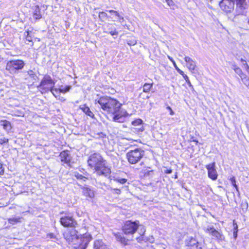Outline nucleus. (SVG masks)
Masks as SVG:
<instances>
[{"label": "nucleus", "mask_w": 249, "mask_h": 249, "mask_svg": "<svg viewBox=\"0 0 249 249\" xmlns=\"http://www.w3.org/2000/svg\"><path fill=\"white\" fill-rule=\"evenodd\" d=\"M76 230L66 231L63 235L66 240L74 246L73 249H86L89 242L91 240V235L89 233H85L79 237Z\"/></svg>", "instance_id": "obj_1"}, {"label": "nucleus", "mask_w": 249, "mask_h": 249, "mask_svg": "<svg viewBox=\"0 0 249 249\" xmlns=\"http://www.w3.org/2000/svg\"><path fill=\"white\" fill-rule=\"evenodd\" d=\"M105 161L99 154L94 153L89 157L88 163L89 166L93 168L98 175L109 178V168L105 165Z\"/></svg>", "instance_id": "obj_2"}, {"label": "nucleus", "mask_w": 249, "mask_h": 249, "mask_svg": "<svg viewBox=\"0 0 249 249\" xmlns=\"http://www.w3.org/2000/svg\"><path fill=\"white\" fill-rule=\"evenodd\" d=\"M122 104L114 97L110 96V112L112 115V121L117 123L124 121L125 117L127 116V112L122 108Z\"/></svg>", "instance_id": "obj_3"}, {"label": "nucleus", "mask_w": 249, "mask_h": 249, "mask_svg": "<svg viewBox=\"0 0 249 249\" xmlns=\"http://www.w3.org/2000/svg\"><path fill=\"white\" fill-rule=\"evenodd\" d=\"M24 61L21 59H12L7 61L6 70L11 74H18L24 68Z\"/></svg>", "instance_id": "obj_4"}, {"label": "nucleus", "mask_w": 249, "mask_h": 249, "mask_svg": "<svg viewBox=\"0 0 249 249\" xmlns=\"http://www.w3.org/2000/svg\"><path fill=\"white\" fill-rule=\"evenodd\" d=\"M55 82L53 81L52 77L49 75H45L41 80L39 85L37 86V89L42 90V93L50 91L53 95L57 98L55 93L52 90L54 89Z\"/></svg>", "instance_id": "obj_5"}, {"label": "nucleus", "mask_w": 249, "mask_h": 249, "mask_svg": "<svg viewBox=\"0 0 249 249\" xmlns=\"http://www.w3.org/2000/svg\"><path fill=\"white\" fill-rule=\"evenodd\" d=\"M144 155V151L141 148L130 150L126 153L128 161L131 164L138 163Z\"/></svg>", "instance_id": "obj_6"}, {"label": "nucleus", "mask_w": 249, "mask_h": 249, "mask_svg": "<svg viewBox=\"0 0 249 249\" xmlns=\"http://www.w3.org/2000/svg\"><path fill=\"white\" fill-rule=\"evenodd\" d=\"M62 214L60 218V222L61 225L65 227H74L77 225V222L73 218V215L70 213L61 212Z\"/></svg>", "instance_id": "obj_7"}, {"label": "nucleus", "mask_w": 249, "mask_h": 249, "mask_svg": "<svg viewBox=\"0 0 249 249\" xmlns=\"http://www.w3.org/2000/svg\"><path fill=\"white\" fill-rule=\"evenodd\" d=\"M139 225V221H126L123 226V231L125 234H133L137 231Z\"/></svg>", "instance_id": "obj_8"}, {"label": "nucleus", "mask_w": 249, "mask_h": 249, "mask_svg": "<svg viewBox=\"0 0 249 249\" xmlns=\"http://www.w3.org/2000/svg\"><path fill=\"white\" fill-rule=\"evenodd\" d=\"M219 4L222 10L227 13H231L234 10L235 0H222L219 2Z\"/></svg>", "instance_id": "obj_9"}, {"label": "nucleus", "mask_w": 249, "mask_h": 249, "mask_svg": "<svg viewBox=\"0 0 249 249\" xmlns=\"http://www.w3.org/2000/svg\"><path fill=\"white\" fill-rule=\"evenodd\" d=\"M236 3L235 13L239 14H245L247 8L246 0H234Z\"/></svg>", "instance_id": "obj_10"}, {"label": "nucleus", "mask_w": 249, "mask_h": 249, "mask_svg": "<svg viewBox=\"0 0 249 249\" xmlns=\"http://www.w3.org/2000/svg\"><path fill=\"white\" fill-rule=\"evenodd\" d=\"M208 170V176L209 178L213 180L217 178L218 174L215 169V163L214 162L210 163L206 166Z\"/></svg>", "instance_id": "obj_11"}, {"label": "nucleus", "mask_w": 249, "mask_h": 249, "mask_svg": "<svg viewBox=\"0 0 249 249\" xmlns=\"http://www.w3.org/2000/svg\"><path fill=\"white\" fill-rule=\"evenodd\" d=\"M205 231L206 232H208L211 235L219 241H223L225 239L224 235L220 232L216 231L213 227H208Z\"/></svg>", "instance_id": "obj_12"}, {"label": "nucleus", "mask_w": 249, "mask_h": 249, "mask_svg": "<svg viewBox=\"0 0 249 249\" xmlns=\"http://www.w3.org/2000/svg\"><path fill=\"white\" fill-rule=\"evenodd\" d=\"M98 103L101 106L102 109L106 111L107 114L109 113V98L107 97H101L98 100Z\"/></svg>", "instance_id": "obj_13"}, {"label": "nucleus", "mask_w": 249, "mask_h": 249, "mask_svg": "<svg viewBox=\"0 0 249 249\" xmlns=\"http://www.w3.org/2000/svg\"><path fill=\"white\" fill-rule=\"evenodd\" d=\"M61 159V161L64 163L67 164L70 166V162L71 160V157L69 153V152L67 150L62 151L59 155Z\"/></svg>", "instance_id": "obj_14"}, {"label": "nucleus", "mask_w": 249, "mask_h": 249, "mask_svg": "<svg viewBox=\"0 0 249 249\" xmlns=\"http://www.w3.org/2000/svg\"><path fill=\"white\" fill-rule=\"evenodd\" d=\"M81 189L82 190V193L85 196L90 198H92L94 197L95 191L93 188L87 185H85L83 186Z\"/></svg>", "instance_id": "obj_15"}, {"label": "nucleus", "mask_w": 249, "mask_h": 249, "mask_svg": "<svg viewBox=\"0 0 249 249\" xmlns=\"http://www.w3.org/2000/svg\"><path fill=\"white\" fill-rule=\"evenodd\" d=\"M185 244L188 247L197 248L198 247V241L193 237H189L185 241Z\"/></svg>", "instance_id": "obj_16"}, {"label": "nucleus", "mask_w": 249, "mask_h": 249, "mask_svg": "<svg viewBox=\"0 0 249 249\" xmlns=\"http://www.w3.org/2000/svg\"><path fill=\"white\" fill-rule=\"evenodd\" d=\"M110 18L113 21H119L122 22L121 20H124L123 17L120 16L119 13L112 10H110Z\"/></svg>", "instance_id": "obj_17"}, {"label": "nucleus", "mask_w": 249, "mask_h": 249, "mask_svg": "<svg viewBox=\"0 0 249 249\" xmlns=\"http://www.w3.org/2000/svg\"><path fill=\"white\" fill-rule=\"evenodd\" d=\"M245 14H239V13L234 12L232 16L230 17L231 20L235 23H240L243 20V16Z\"/></svg>", "instance_id": "obj_18"}, {"label": "nucleus", "mask_w": 249, "mask_h": 249, "mask_svg": "<svg viewBox=\"0 0 249 249\" xmlns=\"http://www.w3.org/2000/svg\"><path fill=\"white\" fill-rule=\"evenodd\" d=\"M71 89V86L68 85L66 86L65 87H63V86H61L59 88H54L52 89V90H53V91L54 93L60 94V93H66L70 91V90Z\"/></svg>", "instance_id": "obj_19"}, {"label": "nucleus", "mask_w": 249, "mask_h": 249, "mask_svg": "<svg viewBox=\"0 0 249 249\" xmlns=\"http://www.w3.org/2000/svg\"><path fill=\"white\" fill-rule=\"evenodd\" d=\"M184 60L187 63V67L189 70L193 71L195 69L196 66V62L191 58L189 56H185Z\"/></svg>", "instance_id": "obj_20"}, {"label": "nucleus", "mask_w": 249, "mask_h": 249, "mask_svg": "<svg viewBox=\"0 0 249 249\" xmlns=\"http://www.w3.org/2000/svg\"><path fill=\"white\" fill-rule=\"evenodd\" d=\"M0 125L2 126L3 129L7 132L10 131L12 129L10 122L6 120H0Z\"/></svg>", "instance_id": "obj_21"}, {"label": "nucleus", "mask_w": 249, "mask_h": 249, "mask_svg": "<svg viewBox=\"0 0 249 249\" xmlns=\"http://www.w3.org/2000/svg\"><path fill=\"white\" fill-rule=\"evenodd\" d=\"M79 108L87 115L90 117L92 118H94V114H93V113L91 111L90 108L88 107H87L86 105H83L82 106H80Z\"/></svg>", "instance_id": "obj_22"}, {"label": "nucleus", "mask_w": 249, "mask_h": 249, "mask_svg": "<svg viewBox=\"0 0 249 249\" xmlns=\"http://www.w3.org/2000/svg\"><path fill=\"white\" fill-rule=\"evenodd\" d=\"M122 235L123 234L122 233L118 232L117 233H114V236H115L116 239L118 241L120 242L123 245H126L128 240L124 238Z\"/></svg>", "instance_id": "obj_23"}, {"label": "nucleus", "mask_w": 249, "mask_h": 249, "mask_svg": "<svg viewBox=\"0 0 249 249\" xmlns=\"http://www.w3.org/2000/svg\"><path fill=\"white\" fill-rule=\"evenodd\" d=\"M33 17L36 19H39L42 17L40 13V9L38 5L36 6L35 7L33 12Z\"/></svg>", "instance_id": "obj_24"}, {"label": "nucleus", "mask_w": 249, "mask_h": 249, "mask_svg": "<svg viewBox=\"0 0 249 249\" xmlns=\"http://www.w3.org/2000/svg\"><path fill=\"white\" fill-rule=\"evenodd\" d=\"M105 244L101 240L95 241L93 249H105Z\"/></svg>", "instance_id": "obj_25"}, {"label": "nucleus", "mask_w": 249, "mask_h": 249, "mask_svg": "<svg viewBox=\"0 0 249 249\" xmlns=\"http://www.w3.org/2000/svg\"><path fill=\"white\" fill-rule=\"evenodd\" d=\"M111 176H110V180H113L114 181H116L117 182L120 183L121 184H124L127 181V179L124 178H121L119 177H113L112 178H111Z\"/></svg>", "instance_id": "obj_26"}, {"label": "nucleus", "mask_w": 249, "mask_h": 249, "mask_svg": "<svg viewBox=\"0 0 249 249\" xmlns=\"http://www.w3.org/2000/svg\"><path fill=\"white\" fill-rule=\"evenodd\" d=\"M45 239H46L48 241L49 240H51V241L53 242H56V241H58V238L56 236V235L54 234L53 233H49L46 234V236L45 237Z\"/></svg>", "instance_id": "obj_27"}, {"label": "nucleus", "mask_w": 249, "mask_h": 249, "mask_svg": "<svg viewBox=\"0 0 249 249\" xmlns=\"http://www.w3.org/2000/svg\"><path fill=\"white\" fill-rule=\"evenodd\" d=\"M232 68L234 71L235 72L239 75L240 78H241L243 75H245L244 73L242 71V70L238 67H237L235 65H233Z\"/></svg>", "instance_id": "obj_28"}, {"label": "nucleus", "mask_w": 249, "mask_h": 249, "mask_svg": "<svg viewBox=\"0 0 249 249\" xmlns=\"http://www.w3.org/2000/svg\"><path fill=\"white\" fill-rule=\"evenodd\" d=\"M238 80L240 79L242 83L248 88L249 87V77L246 74L243 75L241 78L237 77Z\"/></svg>", "instance_id": "obj_29"}, {"label": "nucleus", "mask_w": 249, "mask_h": 249, "mask_svg": "<svg viewBox=\"0 0 249 249\" xmlns=\"http://www.w3.org/2000/svg\"><path fill=\"white\" fill-rule=\"evenodd\" d=\"M20 217H12L9 218L8 219V221L9 223L12 224V225H15L17 224L18 223L20 222Z\"/></svg>", "instance_id": "obj_30"}, {"label": "nucleus", "mask_w": 249, "mask_h": 249, "mask_svg": "<svg viewBox=\"0 0 249 249\" xmlns=\"http://www.w3.org/2000/svg\"><path fill=\"white\" fill-rule=\"evenodd\" d=\"M153 86V83H145L143 85V89H142L143 92H146V93L149 92V91L152 88Z\"/></svg>", "instance_id": "obj_31"}, {"label": "nucleus", "mask_w": 249, "mask_h": 249, "mask_svg": "<svg viewBox=\"0 0 249 249\" xmlns=\"http://www.w3.org/2000/svg\"><path fill=\"white\" fill-rule=\"evenodd\" d=\"M240 207L244 213L247 212L248 208V203L246 200H242L240 204Z\"/></svg>", "instance_id": "obj_32"}, {"label": "nucleus", "mask_w": 249, "mask_h": 249, "mask_svg": "<svg viewBox=\"0 0 249 249\" xmlns=\"http://www.w3.org/2000/svg\"><path fill=\"white\" fill-rule=\"evenodd\" d=\"M233 238L236 239L237 237V232H238V225H237L236 223L235 222V221H233Z\"/></svg>", "instance_id": "obj_33"}, {"label": "nucleus", "mask_w": 249, "mask_h": 249, "mask_svg": "<svg viewBox=\"0 0 249 249\" xmlns=\"http://www.w3.org/2000/svg\"><path fill=\"white\" fill-rule=\"evenodd\" d=\"M74 177L77 179L81 180H83V181H86V180L87 179V178L86 177L83 176L82 175L79 174L78 172L74 173Z\"/></svg>", "instance_id": "obj_34"}, {"label": "nucleus", "mask_w": 249, "mask_h": 249, "mask_svg": "<svg viewBox=\"0 0 249 249\" xmlns=\"http://www.w3.org/2000/svg\"><path fill=\"white\" fill-rule=\"evenodd\" d=\"M27 76H28L30 77L31 78H32L33 79H35L36 78V75L35 72L32 70H29V71H27V74L25 75L26 79L27 78H26Z\"/></svg>", "instance_id": "obj_35"}, {"label": "nucleus", "mask_w": 249, "mask_h": 249, "mask_svg": "<svg viewBox=\"0 0 249 249\" xmlns=\"http://www.w3.org/2000/svg\"><path fill=\"white\" fill-rule=\"evenodd\" d=\"M142 124V121L140 119H138L132 122V124L134 126H141Z\"/></svg>", "instance_id": "obj_36"}, {"label": "nucleus", "mask_w": 249, "mask_h": 249, "mask_svg": "<svg viewBox=\"0 0 249 249\" xmlns=\"http://www.w3.org/2000/svg\"><path fill=\"white\" fill-rule=\"evenodd\" d=\"M183 77L184 78V79L186 81V82L187 83V84L189 86V87L190 88H191V89H193V86L192 85V84H191V82H190V81L188 76L186 74H185L184 75H183Z\"/></svg>", "instance_id": "obj_37"}, {"label": "nucleus", "mask_w": 249, "mask_h": 249, "mask_svg": "<svg viewBox=\"0 0 249 249\" xmlns=\"http://www.w3.org/2000/svg\"><path fill=\"white\" fill-rule=\"evenodd\" d=\"M153 170H149L148 169H145L143 170V172L144 176L146 177L152 176V175L153 174Z\"/></svg>", "instance_id": "obj_38"}, {"label": "nucleus", "mask_w": 249, "mask_h": 249, "mask_svg": "<svg viewBox=\"0 0 249 249\" xmlns=\"http://www.w3.org/2000/svg\"><path fill=\"white\" fill-rule=\"evenodd\" d=\"M26 33H27V35L26 36V40L29 42L32 41V37L31 36L32 32L30 31H27L26 32Z\"/></svg>", "instance_id": "obj_39"}, {"label": "nucleus", "mask_w": 249, "mask_h": 249, "mask_svg": "<svg viewBox=\"0 0 249 249\" xmlns=\"http://www.w3.org/2000/svg\"><path fill=\"white\" fill-rule=\"evenodd\" d=\"M4 173V168L3 167L2 163L0 162V175H3Z\"/></svg>", "instance_id": "obj_40"}, {"label": "nucleus", "mask_w": 249, "mask_h": 249, "mask_svg": "<svg viewBox=\"0 0 249 249\" xmlns=\"http://www.w3.org/2000/svg\"><path fill=\"white\" fill-rule=\"evenodd\" d=\"M230 181L231 182V183L232 184V185L234 187V186H235L236 185V180H235V178L234 177H231V178H230Z\"/></svg>", "instance_id": "obj_41"}, {"label": "nucleus", "mask_w": 249, "mask_h": 249, "mask_svg": "<svg viewBox=\"0 0 249 249\" xmlns=\"http://www.w3.org/2000/svg\"><path fill=\"white\" fill-rule=\"evenodd\" d=\"M127 43L129 45H134L137 43V41L135 39L128 40Z\"/></svg>", "instance_id": "obj_42"}, {"label": "nucleus", "mask_w": 249, "mask_h": 249, "mask_svg": "<svg viewBox=\"0 0 249 249\" xmlns=\"http://www.w3.org/2000/svg\"><path fill=\"white\" fill-rule=\"evenodd\" d=\"M165 1L167 3V5L171 7L174 5V2L172 0H165Z\"/></svg>", "instance_id": "obj_43"}, {"label": "nucleus", "mask_w": 249, "mask_h": 249, "mask_svg": "<svg viewBox=\"0 0 249 249\" xmlns=\"http://www.w3.org/2000/svg\"><path fill=\"white\" fill-rule=\"evenodd\" d=\"M174 65H175V66L176 67V69L177 70V71L178 72V73L179 74H180L181 75H182V76H183V75H184L185 74L184 73V72L182 71H181V70H180L179 69H178L177 67V66H176V64H175V63L174 62Z\"/></svg>", "instance_id": "obj_44"}, {"label": "nucleus", "mask_w": 249, "mask_h": 249, "mask_svg": "<svg viewBox=\"0 0 249 249\" xmlns=\"http://www.w3.org/2000/svg\"><path fill=\"white\" fill-rule=\"evenodd\" d=\"M9 140L8 139L3 138V139H0V144H3L5 143H7L8 142Z\"/></svg>", "instance_id": "obj_45"}, {"label": "nucleus", "mask_w": 249, "mask_h": 249, "mask_svg": "<svg viewBox=\"0 0 249 249\" xmlns=\"http://www.w3.org/2000/svg\"><path fill=\"white\" fill-rule=\"evenodd\" d=\"M110 159H111V160H112V161L114 163L118 162V160L114 156H112L110 155Z\"/></svg>", "instance_id": "obj_46"}, {"label": "nucleus", "mask_w": 249, "mask_h": 249, "mask_svg": "<svg viewBox=\"0 0 249 249\" xmlns=\"http://www.w3.org/2000/svg\"><path fill=\"white\" fill-rule=\"evenodd\" d=\"M136 129L138 130V132H142L144 131V128L143 125L142 124L141 126H139L138 128H136Z\"/></svg>", "instance_id": "obj_47"}, {"label": "nucleus", "mask_w": 249, "mask_h": 249, "mask_svg": "<svg viewBox=\"0 0 249 249\" xmlns=\"http://www.w3.org/2000/svg\"><path fill=\"white\" fill-rule=\"evenodd\" d=\"M114 193L117 194H120L121 193V190L120 188H114L112 189Z\"/></svg>", "instance_id": "obj_48"}, {"label": "nucleus", "mask_w": 249, "mask_h": 249, "mask_svg": "<svg viewBox=\"0 0 249 249\" xmlns=\"http://www.w3.org/2000/svg\"><path fill=\"white\" fill-rule=\"evenodd\" d=\"M167 108L168 110H169L170 115H173L174 114V111L172 110V108H171V107H170L168 106V107H167V108Z\"/></svg>", "instance_id": "obj_49"}, {"label": "nucleus", "mask_w": 249, "mask_h": 249, "mask_svg": "<svg viewBox=\"0 0 249 249\" xmlns=\"http://www.w3.org/2000/svg\"><path fill=\"white\" fill-rule=\"evenodd\" d=\"M116 92V91L114 89H110V94L113 95Z\"/></svg>", "instance_id": "obj_50"}, {"label": "nucleus", "mask_w": 249, "mask_h": 249, "mask_svg": "<svg viewBox=\"0 0 249 249\" xmlns=\"http://www.w3.org/2000/svg\"><path fill=\"white\" fill-rule=\"evenodd\" d=\"M55 94H56V95L57 96V98H56L57 99L58 98V99L60 100H61V101H65V99H63V97H61L59 94L57 95V94L58 93H55Z\"/></svg>", "instance_id": "obj_51"}, {"label": "nucleus", "mask_w": 249, "mask_h": 249, "mask_svg": "<svg viewBox=\"0 0 249 249\" xmlns=\"http://www.w3.org/2000/svg\"><path fill=\"white\" fill-rule=\"evenodd\" d=\"M165 173L167 174H170L172 173V170L171 169H168L165 171Z\"/></svg>", "instance_id": "obj_52"}, {"label": "nucleus", "mask_w": 249, "mask_h": 249, "mask_svg": "<svg viewBox=\"0 0 249 249\" xmlns=\"http://www.w3.org/2000/svg\"><path fill=\"white\" fill-rule=\"evenodd\" d=\"M109 34L110 35H111L112 36H117V33L116 32H112V31H111V32H109Z\"/></svg>", "instance_id": "obj_53"}, {"label": "nucleus", "mask_w": 249, "mask_h": 249, "mask_svg": "<svg viewBox=\"0 0 249 249\" xmlns=\"http://www.w3.org/2000/svg\"><path fill=\"white\" fill-rule=\"evenodd\" d=\"M246 71L248 72V73L249 74V66L247 64H246Z\"/></svg>", "instance_id": "obj_54"}, {"label": "nucleus", "mask_w": 249, "mask_h": 249, "mask_svg": "<svg viewBox=\"0 0 249 249\" xmlns=\"http://www.w3.org/2000/svg\"><path fill=\"white\" fill-rule=\"evenodd\" d=\"M143 238V237L140 236L138 238H137V240L138 242H140L142 240V239Z\"/></svg>", "instance_id": "obj_55"}, {"label": "nucleus", "mask_w": 249, "mask_h": 249, "mask_svg": "<svg viewBox=\"0 0 249 249\" xmlns=\"http://www.w3.org/2000/svg\"><path fill=\"white\" fill-rule=\"evenodd\" d=\"M234 187L235 188L237 192L239 194V189H238V186L236 185L235 186H234Z\"/></svg>", "instance_id": "obj_56"}, {"label": "nucleus", "mask_w": 249, "mask_h": 249, "mask_svg": "<svg viewBox=\"0 0 249 249\" xmlns=\"http://www.w3.org/2000/svg\"><path fill=\"white\" fill-rule=\"evenodd\" d=\"M150 243H152V242L154 241V238L152 237V236L151 237V238H149L148 239Z\"/></svg>", "instance_id": "obj_57"}, {"label": "nucleus", "mask_w": 249, "mask_h": 249, "mask_svg": "<svg viewBox=\"0 0 249 249\" xmlns=\"http://www.w3.org/2000/svg\"><path fill=\"white\" fill-rule=\"evenodd\" d=\"M193 142H196V144H197V143L198 142L197 141L195 140H193Z\"/></svg>", "instance_id": "obj_58"}, {"label": "nucleus", "mask_w": 249, "mask_h": 249, "mask_svg": "<svg viewBox=\"0 0 249 249\" xmlns=\"http://www.w3.org/2000/svg\"><path fill=\"white\" fill-rule=\"evenodd\" d=\"M169 58L171 61H173L172 58H170V57H169Z\"/></svg>", "instance_id": "obj_59"}, {"label": "nucleus", "mask_w": 249, "mask_h": 249, "mask_svg": "<svg viewBox=\"0 0 249 249\" xmlns=\"http://www.w3.org/2000/svg\"><path fill=\"white\" fill-rule=\"evenodd\" d=\"M175 178H178L177 175H176L175 176Z\"/></svg>", "instance_id": "obj_60"}, {"label": "nucleus", "mask_w": 249, "mask_h": 249, "mask_svg": "<svg viewBox=\"0 0 249 249\" xmlns=\"http://www.w3.org/2000/svg\"><path fill=\"white\" fill-rule=\"evenodd\" d=\"M248 24H249V19H248Z\"/></svg>", "instance_id": "obj_61"}, {"label": "nucleus", "mask_w": 249, "mask_h": 249, "mask_svg": "<svg viewBox=\"0 0 249 249\" xmlns=\"http://www.w3.org/2000/svg\"><path fill=\"white\" fill-rule=\"evenodd\" d=\"M54 247L55 248H57V247H56L55 245H54Z\"/></svg>", "instance_id": "obj_62"}, {"label": "nucleus", "mask_w": 249, "mask_h": 249, "mask_svg": "<svg viewBox=\"0 0 249 249\" xmlns=\"http://www.w3.org/2000/svg\"><path fill=\"white\" fill-rule=\"evenodd\" d=\"M198 249H201V247H199Z\"/></svg>", "instance_id": "obj_63"}, {"label": "nucleus", "mask_w": 249, "mask_h": 249, "mask_svg": "<svg viewBox=\"0 0 249 249\" xmlns=\"http://www.w3.org/2000/svg\"><path fill=\"white\" fill-rule=\"evenodd\" d=\"M248 89H249V87L248 88Z\"/></svg>", "instance_id": "obj_64"}]
</instances>
